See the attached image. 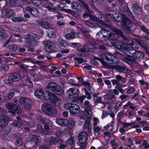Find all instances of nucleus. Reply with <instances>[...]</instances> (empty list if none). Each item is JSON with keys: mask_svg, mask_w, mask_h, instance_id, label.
Wrapping results in <instances>:
<instances>
[{"mask_svg": "<svg viewBox=\"0 0 149 149\" xmlns=\"http://www.w3.org/2000/svg\"><path fill=\"white\" fill-rule=\"evenodd\" d=\"M34 95L38 98L43 100H48L55 106L58 107L61 105V100L54 93L42 89H37L34 92Z\"/></svg>", "mask_w": 149, "mask_h": 149, "instance_id": "nucleus-1", "label": "nucleus"}, {"mask_svg": "<svg viewBox=\"0 0 149 149\" xmlns=\"http://www.w3.org/2000/svg\"><path fill=\"white\" fill-rule=\"evenodd\" d=\"M79 89L76 88H70L66 92V98L68 99L73 98V101L81 104L85 99L84 95L79 97Z\"/></svg>", "mask_w": 149, "mask_h": 149, "instance_id": "nucleus-2", "label": "nucleus"}, {"mask_svg": "<svg viewBox=\"0 0 149 149\" xmlns=\"http://www.w3.org/2000/svg\"><path fill=\"white\" fill-rule=\"evenodd\" d=\"M37 34L33 33H28L25 36L24 42L29 47L37 46L38 45V41L35 40L37 37Z\"/></svg>", "mask_w": 149, "mask_h": 149, "instance_id": "nucleus-3", "label": "nucleus"}, {"mask_svg": "<svg viewBox=\"0 0 149 149\" xmlns=\"http://www.w3.org/2000/svg\"><path fill=\"white\" fill-rule=\"evenodd\" d=\"M90 19L93 21L98 22L99 26L102 29L105 28L107 25L105 22H109V20L105 17L104 15H100L97 18L94 15H91L90 16Z\"/></svg>", "mask_w": 149, "mask_h": 149, "instance_id": "nucleus-4", "label": "nucleus"}, {"mask_svg": "<svg viewBox=\"0 0 149 149\" xmlns=\"http://www.w3.org/2000/svg\"><path fill=\"white\" fill-rule=\"evenodd\" d=\"M131 43L128 42L126 43H120V44H118L117 42L113 43L114 44L113 46H116L118 49H119L120 51L123 53L126 54L127 52H129L130 50V48L128 45L131 47H132L134 45V42L132 40L131 41Z\"/></svg>", "mask_w": 149, "mask_h": 149, "instance_id": "nucleus-5", "label": "nucleus"}, {"mask_svg": "<svg viewBox=\"0 0 149 149\" xmlns=\"http://www.w3.org/2000/svg\"><path fill=\"white\" fill-rule=\"evenodd\" d=\"M41 109L48 116H54L56 114V111L54 107L47 103H44L41 105Z\"/></svg>", "mask_w": 149, "mask_h": 149, "instance_id": "nucleus-6", "label": "nucleus"}, {"mask_svg": "<svg viewBox=\"0 0 149 149\" xmlns=\"http://www.w3.org/2000/svg\"><path fill=\"white\" fill-rule=\"evenodd\" d=\"M5 107L9 110L8 112L13 115H18L22 112V110L21 108L14 103H8L5 104Z\"/></svg>", "mask_w": 149, "mask_h": 149, "instance_id": "nucleus-7", "label": "nucleus"}, {"mask_svg": "<svg viewBox=\"0 0 149 149\" xmlns=\"http://www.w3.org/2000/svg\"><path fill=\"white\" fill-rule=\"evenodd\" d=\"M47 88L50 89L52 91L58 96L61 95L64 93V91L63 88L55 83H49L47 86Z\"/></svg>", "mask_w": 149, "mask_h": 149, "instance_id": "nucleus-8", "label": "nucleus"}, {"mask_svg": "<svg viewBox=\"0 0 149 149\" xmlns=\"http://www.w3.org/2000/svg\"><path fill=\"white\" fill-rule=\"evenodd\" d=\"M6 5L4 6L1 10L2 16L4 18H9L15 16V13L13 10L7 6L8 2L5 1Z\"/></svg>", "mask_w": 149, "mask_h": 149, "instance_id": "nucleus-9", "label": "nucleus"}, {"mask_svg": "<svg viewBox=\"0 0 149 149\" xmlns=\"http://www.w3.org/2000/svg\"><path fill=\"white\" fill-rule=\"evenodd\" d=\"M65 108L69 110V113L72 115L77 114L80 111L79 107L77 105L71 103L64 104Z\"/></svg>", "mask_w": 149, "mask_h": 149, "instance_id": "nucleus-10", "label": "nucleus"}, {"mask_svg": "<svg viewBox=\"0 0 149 149\" xmlns=\"http://www.w3.org/2000/svg\"><path fill=\"white\" fill-rule=\"evenodd\" d=\"M123 24L122 27L124 29L125 31L130 33L132 31V27L133 26H135L130 19L128 17H124L122 20Z\"/></svg>", "mask_w": 149, "mask_h": 149, "instance_id": "nucleus-11", "label": "nucleus"}, {"mask_svg": "<svg viewBox=\"0 0 149 149\" xmlns=\"http://www.w3.org/2000/svg\"><path fill=\"white\" fill-rule=\"evenodd\" d=\"M19 101L21 105L26 109H30L33 104L31 100L26 97H22L19 99Z\"/></svg>", "mask_w": 149, "mask_h": 149, "instance_id": "nucleus-12", "label": "nucleus"}, {"mask_svg": "<svg viewBox=\"0 0 149 149\" xmlns=\"http://www.w3.org/2000/svg\"><path fill=\"white\" fill-rule=\"evenodd\" d=\"M56 123L59 125L65 127L67 126L69 128L71 129L73 128L74 124V122L70 123L69 121L66 119H62L61 118H57L56 120Z\"/></svg>", "mask_w": 149, "mask_h": 149, "instance_id": "nucleus-13", "label": "nucleus"}, {"mask_svg": "<svg viewBox=\"0 0 149 149\" xmlns=\"http://www.w3.org/2000/svg\"><path fill=\"white\" fill-rule=\"evenodd\" d=\"M41 138L38 136L34 135H30L28 137L26 140L27 142H29L33 145H37L40 142V141Z\"/></svg>", "mask_w": 149, "mask_h": 149, "instance_id": "nucleus-14", "label": "nucleus"}, {"mask_svg": "<svg viewBox=\"0 0 149 149\" xmlns=\"http://www.w3.org/2000/svg\"><path fill=\"white\" fill-rule=\"evenodd\" d=\"M103 57L107 61H109L111 64H117L119 61L118 58L115 57L112 54L110 53H106L104 55Z\"/></svg>", "mask_w": 149, "mask_h": 149, "instance_id": "nucleus-15", "label": "nucleus"}, {"mask_svg": "<svg viewBox=\"0 0 149 149\" xmlns=\"http://www.w3.org/2000/svg\"><path fill=\"white\" fill-rule=\"evenodd\" d=\"M119 94V92L116 89L113 90L110 89L108 91V93L104 95V98L107 100H112L115 99V95H117Z\"/></svg>", "mask_w": 149, "mask_h": 149, "instance_id": "nucleus-16", "label": "nucleus"}, {"mask_svg": "<svg viewBox=\"0 0 149 149\" xmlns=\"http://www.w3.org/2000/svg\"><path fill=\"white\" fill-rule=\"evenodd\" d=\"M45 51L49 52H52L54 50L55 47V44L51 41L45 42Z\"/></svg>", "mask_w": 149, "mask_h": 149, "instance_id": "nucleus-17", "label": "nucleus"}, {"mask_svg": "<svg viewBox=\"0 0 149 149\" xmlns=\"http://www.w3.org/2000/svg\"><path fill=\"white\" fill-rule=\"evenodd\" d=\"M26 10L33 17H38L39 14V11L36 8L33 6H27L26 8Z\"/></svg>", "mask_w": 149, "mask_h": 149, "instance_id": "nucleus-18", "label": "nucleus"}, {"mask_svg": "<svg viewBox=\"0 0 149 149\" xmlns=\"http://www.w3.org/2000/svg\"><path fill=\"white\" fill-rule=\"evenodd\" d=\"M124 59L127 63L131 65V66L133 68L135 67V66H134V63H138L137 61L134 58L133 55H128L127 57H125Z\"/></svg>", "mask_w": 149, "mask_h": 149, "instance_id": "nucleus-19", "label": "nucleus"}, {"mask_svg": "<svg viewBox=\"0 0 149 149\" xmlns=\"http://www.w3.org/2000/svg\"><path fill=\"white\" fill-rule=\"evenodd\" d=\"M16 118L17 120H15L10 124V125L17 128L21 127L23 124V122L22 120V118L20 116H17Z\"/></svg>", "mask_w": 149, "mask_h": 149, "instance_id": "nucleus-20", "label": "nucleus"}, {"mask_svg": "<svg viewBox=\"0 0 149 149\" xmlns=\"http://www.w3.org/2000/svg\"><path fill=\"white\" fill-rule=\"evenodd\" d=\"M9 122V118L2 115L0 117V127H3L6 125Z\"/></svg>", "mask_w": 149, "mask_h": 149, "instance_id": "nucleus-21", "label": "nucleus"}, {"mask_svg": "<svg viewBox=\"0 0 149 149\" xmlns=\"http://www.w3.org/2000/svg\"><path fill=\"white\" fill-rule=\"evenodd\" d=\"M63 140L58 137H51L49 141V143L51 144H60L63 143Z\"/></svg>", "mask_w": 149, "mask_h": 149, "instance_id": "nucleus-22", "label": "nucleus"}, {"mask_svg": "<svg viewBox=\"0 0 149 149\" xmlns=\"http://www.w3.org/2000/svg\"><path fill=\"white\" fill-rule=\"evenodd\" d=\"M57 44L58 46L60 47H63L66 48L69 45L65 40H63L61 38L58 39Z\"/></svg>", "mask_w": 149, "mask_h": 149, "instance_id": "nucleus-23", "label": "nucleus"}, {"mask_svg": "<svg viewBox=\"0 0 149 149\" xmlns=\"http://www.w3.org/2000/svg\"><path fill=\"white\" fill-rule=\"evenodd\" d=\"M126 65L121 66L119 65H116L115 69L120 72L124 73H128V71H130L127 68Z\"/></svg>", "mask_w": 149, "mask_h": 149, "instance_id": "nucleus-24", "label": "nucleus"}, {"mask_svg": "<svg viewBox=\"0 0 149 149\" xmlns=\"http://www.w3.org/2000/svg\"><path fill=\"white\" fill-rule=\"evenodd\" d=\"M18 91L15 89H12L10 90L9 93L6 96H4V98L6 100H10L14 96L15 93H17Z\"/></svg>", "mask_w": 149, "mask_h": 149, "instance_id": "nucleus-25", "label": "nucleus"}, {"mask_svg": "<svg viewBox=\"0 0 149 149\" xmlns=\"http://www.w3.org/2000/svg\"><path fill=\"white\" fill-rule=\"evenodd\" d=\"M11 130V128L10 127H7L1 129V132L3 137L2 139L3 140H5V139H3V137L5 136L8 135Z\"/></svg>", "mask_w": 149, "mask_h": 149, "instance_id": "nucleus-26", "label": "nucleus"}, {"mask_svg": "<svg viewBox=\"0 0 149 149\" xmlns=\"http://www.w3.org/2000/svg\"><path fill=\"white\" fill-rule=\"evenodd\" d=\"M116 36V34L110 32V33H109L108 36L107 37L108 39L110 40V41H111V43L113 45L114 44L113 43L118 42L117 39V38Z\"/></svg>", "mask_w": 149, "mask_h": 149, "instance_id": "nucleus-27", "label": "nucleus"}, {"mask_svg": "<svg viewBox=\"0 0 149 149\" xmlns=\"http://www.w3.org/2000/svg\"><path fill=\"white\" fill-rule=\"evenodd\" d=\"M71 8L73 10L81 11L82 6L79 3L74 2L71 3Z\"/></svg>", "mask_w": 149, "mask_h": 149, "instance_id": "nucleus-28", "label": "nucleus"}, {"mask_svg": "<svg viewBox=\"0 0 149 149\" xmlns=\"http://www.w3.org/2000/svg\"><path fill=\"white\" fill-rule=\"evenodd\" d=\"M132 55L134 58L137 60L142 58L144 57V54L142 52L136 51L132 54Z\"/></svg>", "mask_w": 149, "mask_h": 149, "instance_id": "nucleus-29", "label": "nucleus"}, {"mask_svg": "<svg viewBox=\"0 0 149 149\" xmlns=\"http://www.w3.org/2000/svg\"><path fill=\"white\" fill-rule=\"evenodd\" d=\"M133 10L134 13L137 15H140L141 13V8L137 4L135 3L133 5Z\"/></svg>", "mask_w": 149, "mask_h": 149, "instance_id": "nucleus-30", "label": "nucleus"}, {"mask_svg": "<svg viewBox=\"0 0 149 149\" xmlns=\"http://www.w3.org/2000/svg\"><path fill=\"white\" fill-rule=\"evenodd\" d=\"M9 76V78L11 79L14 82L18 81L20 79V75L17 72L13 73L10 74Z\"/></svg>", "mask_w": 149, "mask_h": 149, "instance_id": "nucleus-31", "label": "nucleus"}, {"mask_svg": "<svg viewBox=\"0 0 149 149\" xmlns=\"http://www.w3.org/2000/svg\"><path fill=\"white\" fill-rule=\"evenodd\" d=\"M78 138L80 143H86L88 139L87 137L86 136L82 135L81 134H79Z\"/></svg>", "mask_w": 149, "mask_h": 149, "instance_id": "nucleus-32", "label": "nucleus"}, {"mask_svg": "<svg viewBox=\"0 0 149 149\" xmlns=\"http://www.w3.org/2000/svg\"><path fill=\"white\" fill-rule=\"evenodd\" d=\"M103 31H105V33H106V35H104L102 34V33L103 32H102V31H100L97 33L96 36V38H98L99 40L101 41H103V40L102 39H101V40H100L99 39V36H100L101 37L102 36L103 38H105L107 36H108V35L109 34V32L108 31H105V30H103Z\"/></svg>", "mask_w": 149, "mask_h": 149, "instance_id": "nucleus-33", "label": "nucleus"}, {"mask_svg": "<svg viewBox=\"0 0 149 149\" xmlns=\"http://www.w3.org/2000/svg\"><path fill=\"white\" fill-rule=\"evenodd\" d=\"M12 20L15 22H25L27 21V19L24 17H14L12 19Z\"/></svg>", "mask_w": 149, "mask_h": 149, "instance_id": "nucleus-34", "label": "nucleus"}, {"mask_svg": "<svg viewBox=\"0 0 149 149\" xmlns=\"http://www.w3.org/2000/svg\"><path fill=\"white\" fill-rule=\"evenodd\" d=\"M77 50L81 52H87L89 51V50L88 49L87 47L86 46H83V47L81 46V45L77 47L76 48Z\"/></svg>", "mask_w": 149, "mask_h": 149, "instance_id": "nucleus-35", "label": "nucleus"}, {"mask_svg": "<svg viewBox=\"0 0 149 149\" xmlns=\"http://www.w3.org/2000/svg\"><path fill=\"white\" fill-rule=\"evenodd\" d=\"M38 23L47 29H49L51 27V25L49 23L44 21H39Z\"/></svg>", "mask_w": 149, "mask_h": 149, "instance_id": "nucleus-36", "label": "nucleus"}, {"mask_svg": "<svg viewBox=\"0 0 149 149\" xmlns=\"http://www.w3.org/2000/svg\"><path fill=\"white\" fill-rule=\"evenodd\" d=\"M141 30L143 32L147 33L146 38L147 39H149V30H148L147 28L143 25L140 26Z\"/></svg>", "mask_w": 149, "mask_h": 149, "instance_id": "nucleus-37", "label": "nucleus"}, {"mask_svg": "<svg viewBox=\"0 0 149 149\" xmlns=\"http://www.w3.org/2000/svg\"><path fill=\"white\" fill-rule=\"evenodd\" d=\"M80 2L83 5L84 8L85 9V11L88 13H91V12L90 10V8L88 5L86 3L84 2L82 0H81Z\"/></svg>", "mask_w": 149, "mask_h": 149, "instance_id": "nucleus-38", "label": "nucleus"}, {"mask_svg": "<svg viewBox=\"0 0 149 149\" xmlns=\"http://www.w3.org/2000/svg\"><path fill=\"white\" fill-rule=\"evenodd\" d=\"M18 46L15 44H11L9 45L7 47V49L9 50L15 51L17 50Z\"/></svg>", "mask_w": 149, "mask_h": 149, "instance_id": "nucleus-39", "label": "nucleus"}, {"mask_svg": "<svg viewBox=\"0 0 149 149\" xmlns=\"http://www.w3.org/2000/svg\"><path fill=\"white\" fill-rule=\"evenodd\" d=\"M69 30L70 31V32L71 33H66L65 37L68 39H70L75 37V34L73 32L72 30L70 29H69Z\"/></svg>", "mask_w": 149, "mask_h": 149, "instance_id": "nucleus-40", "label": "nucleus"}, {"mask_svg": "<svg viewBox=\"0 0 149 149\" xmlns=\"http://www.w3.org/2000/svg\"><path fill=\"white\" fill-rule=\"evenodd\" d=\"M40 121L44 125L49 124L50 125V124L52 123V121H50L49 119L46 118H41Z\"/></svg>", "mask_w": 149, "mask_h": 149, "instance_id": "nucleus-41", "label": "nucleus"}, {"mask_svg": "<svg viewBox=\"0 0 149 149\" xmlns=\"http://www.w3.org/2000/svg\"><path fill=\"white\" fill-rule=\"evenodd\" d=\"M103 65L107 68L112 70L115 69L116 65H111L109 64L105 61L103 64Z\"/></svg>", "mask_w": 149, "mask_h": 149, "instance_id": "nucleus-42", "label": "nucleus"}, {"mask_svg": "<svg viewBox=\"0 0 149 149\" xmlns=\"http://www.w3.org/2000/svg\"><path fill=\"white\" fill-rule=\"evenodd\" d=\"M10 77V76H9L8 77V79H4L3 80V82L5 84L11 85L14 83L13 81L11 79L9 78Z\"/></svg>", "mask_w": 149, "mask_h": 149, "instance_id": "nucleus-43", "label": "nucleus"}, {"mask_svg": "<svg viewBox=\"0 0 149 149\" xmlns=\"http://www.w3.org/2000/svg\"><path fill=\"white\" fill-rule=\"evenodd\" d=\"M66 142L67 143H68L70 145H75V142L73 137H70L68 139Z\"/></svg>", "mask_w": 149, "mask_h": 149, "instance_id": "nucleus-44", "label": "nucleus"}, {"mask_svg": "<svg viewBox=\"0 0 149 149\" xmlns=\"http://www.w3.org/2000/svg\"><path fill=\"white\" fill-rule=\"evenodd\" d=\"M64 10L66 13H69L73 16H74L76 15L75 12L72 10L64 9Z\"/></svg>", "mask_w": 149, "mask_h": 149, "instance_id": "nucleus-45", "label": "nucleus"}, {"mask_svg": "<svg viewBox=\"0 0 149 149\" xmlns=\"http://www.w3.org/2000/svg\"><path fill=\"white\" fill-rule=\"evenodd\" d=\"M91 126V124L90 120H85L84 126L87 129L90 128Z\"/></svg>", "mask_w": 149, "mask_h": 149, "instance_id": "nucleus-46", "label": "nucleus"}, {"mask_svg": "<svg viewBox=\"0 0 149 149\" xmlns=\"http://www.w3.org/2000/svg\"><path fill=\"white\" fill-rule=\"evenodd\" d=\"M113 31L116 34L120 36L122 35L123 33V32L121 30L116 28H115L113 29Z\"/></svg>", "mask_w": 149, "mask_h": 149, "instance_id": "nucleus-47", "label": "nucleus"}, {"mask_svg": "<svg viewBox=\"0 0 149 149\" xmlns=\"http://www.w3.org/2000/svg\"><path fill=\"white\" fill-rule=\"evenodd\" d=\"M126 12H127V14L129 16V17L131 19H134V17L133 16L132 13L131 12L130 10L128 7L127 8Z\"/></svg>", "mask_w": 149, "mask_h": 149, "instance_id": "nucleus-48", "label": "nucleus"}, {"mask_svg": "<svg viewBox=\"0 0 149 149\" xmlns=\"http://www.w3.org/2000/svg\"><path fill=\"white\" fill-rule=\"evenodd\" d=\"M46 8L49 11L54 12L55 13H56V12H57L56 8V7H54L52 8L50 6H46Z\"/></svg>", "mask_w": 149, "mask_h": 149, "instance_id": "nucleus-49", "label": "nucleus"}, {"mask_svg": "<svg viewBox=\"0 0 149 149\" xmlns=\"http://www.w3.org/2000/svg\"><path fill=\"white\" fill-rule=\"evenodd\" d=\"M7 36V34L3 32L0 31V41L3 40Z\"/></svg>", "mask_w": 149, "mask_h": 149, "instance_id": "nucleus-50", "label": "nucleus"}, {"mask_svg": "<svg viewBox=\"0 0 149 149\" xmlns=\"http://www.w3.org/2000/svg\"><path fill=\"white\" fill-rule=\"evenodd\" d=\"M22 140L21 138H18L16 142V145L18 146H20L22 145Z\"/></svg>", "mask_w": 149, "mask_h": 149, "instance_id": "nucleus-51", "label": "nucleus"}, {"mask_svg": "<svg viewBox=\"0 0 149 149\" xmlns=\"http://www.w3.org/2000/svg\"><path fill=\"white\" fill-rule=\"evenodd\" d=\"M84 86H86L87 90L90 91V84L89 82L87 81L83 82L82 84Z\"/></svg>", "mask_w": 149, "mask_h": 149, "instance_id": "nucleus-52", "label": "nucleus"}, {"mask_svg": "<svg viewBox=\"0 0 149 149\" xmlns=\"http://www.w3.org/2000/svg\"><path fill=\"white\" fill-rule=\"evenodd\" d=\"M25 81L27 85H29V84L30 85H33L32 81L31 80L29 77H27L26 79L25 80Z\"/></svg>", "mask_w": 149, "mask_h": 149, "instance_id": "nucleus-53", "label": "nucleus"}, {"mask_svg": "<svg viewBox=\"0 0 149 149\" xmlns=\"http://www.w3.org/2000/svg\"><path fill=\"white\" fill-rule=\"evenodd\" d=\"M9 69V67L7 66H0V70L1 71H6Z\"/></svg>", "mask_w": 149, "mask_h": 149, "instance_id": "nucleus-54", "label": "nucleus"}, {"mask_svg": "<svg viewBox=\"0 0 149 149\" xmlns=\"http://www.w3.org/2000/svg\"><path fill=\"white\" fill-rule=\"evenodd\" d=\"M91 31L89 30H87L86 29V30H83L82 32V33L86 36H87V37H88L90 35L88 33L91 32Z\"/></svg>", "mask_w": 149, "mask_h": 149, "instance_id": "nucleus-55", "label": "nucleus"}, {"mask_svg": "<svg viewBox=\"0 0 149 149\" xmlns=\"http://www.w3.org/2000/svg\"><path fill=\"white\" fill-rule=\"evenodd\" d=\"M134 90V88L133 87H131L127 90V93L128 94H132Z\"/></svg>", "mask_w": 149, "mask_h": 149, "instance_id": "nucleus-56", "label": "nucleus"}, {"mask_svg": "<svg viewBox=\"0 0 149 149\" xmlns=\"http://www.w3.org/2000/svg\"><path fill=\"white\" fill-rule=\"evenodd\" d=\"M50 148L49 145H43L39 147V149H50Z\"/></svg>", "mask_w": 149, "mask_h": 149, "instance_id": "nucleus-57", "label": "nucleus"}, {"mask_svg": "<svg viewBox=\"0 0 149 149\" xmlns=\"http://www.w3.org/2000/svg\"><path fill=\"white\" fill-rule=\"evenodd\" d=\"M85 98H87L89 100H90L91 99L92 97L91 96V94L88 92L85 93V95H84Z\"/></svg>", "mask_w": 149, "mask_h": 149, "instance_id": "nucleus-58", "label": "nucleus"}, {"mask_svg": "<svg viewBox=\"0 0 149 149\" xmlns=\"http://www.w3.org/2000/svg\"><path fill=\"white\" fill-rule=\"evenodd\" d=\"M104 83L106 84H107L109 88H111L112 86L110 80H106L104 81Z\"/></svg>", "mask_w": 149, "mask_h": 149, "instance_id": "nucleus-59", "label": "nucleus"}, {"mask_svg": "<svg viewBox=\"0 0 149 149\" xmlns=\"http://www.w3.org/2000/svg\"><path fill=\"white\" fill-rule=\"evenodd\" d=\"M124 116V111H120L117 117L120 118V119Z\"/></svg>", "mask_w": 149, "mask_h": 149, "instance_id": "nucleus-60", "label": "nucleus"}, {"mask_svg": "<svg viewBox=\"0 0 149 149\" xmlns=\"http://www.w3.org/2000/svg\"><path fill=\"white\" fill-rule=\"evenodd\" d=\"M128 97V95H123L121 96H120L119 98H120L121 100L122 101H123L124 100H125Z\"/></svg>", "mask_w": 149, "mask_h": 149, "instance_id": "nucleus-61", "label": "nucleus"}, {"mask_svg": "<svg viewBox=\"0 0 149 149\" xmlns=\"http://www.w3.org/2000/svg\"><path fill=\"white\" fill-rule=\"evenodd\" d=\"M120 36L127 42H129L130 41H131V40H129V39L126 36H125L123 33V34L121 36Z\"/></svg>", "mask_w": 149, "mask_h": 149, "instance_id": "nucleus-62", "label": "nucleus"}, {"mask_svg": "<svg viewBox=\"0 0 149 149\" xmlns=\"http://www.w3.org/2000/svg\"><path fill=\"white\" fill-rule=\"evenodd\" d=\"M111 81L113 85H117L119 83V81L117 79H113L111 80Z\"/></svg>", "mask_w": 149, "mask_h": 149, "instance_id": "nucleus-63", "label": "nucleus"}, {"mask_svg": "<svg viewBox=\"0 0 149 149\" xmlns=\"http://www.w3.org/2000/svg\"><path fill=\"white\" fill-rule=\"evenodd\" d=\"M17 133L10 134L9 136V137L11 139H14L17 136Z\"/></svg>", "mask_w": 149, "mask_h": 149, "instance_id": "nucleus-64", "label": "nucleus"}]
</instances>
